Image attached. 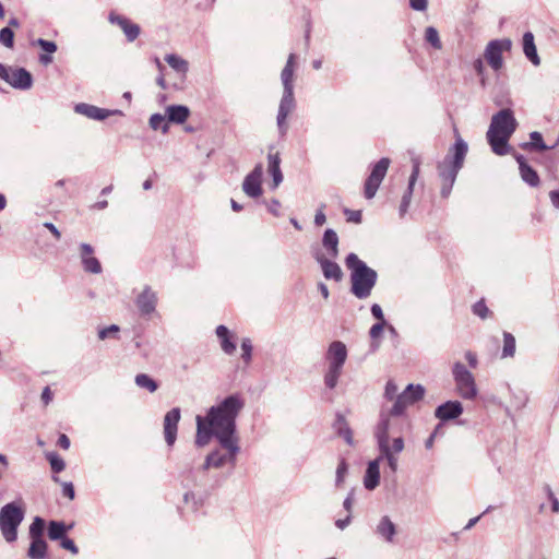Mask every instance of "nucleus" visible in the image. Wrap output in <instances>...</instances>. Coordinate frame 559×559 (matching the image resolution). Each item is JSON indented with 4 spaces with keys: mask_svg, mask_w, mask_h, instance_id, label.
I'll use <instances>...</instances> for the list:
<instances>
[{
    "mask_svg": "<svg viewBox=\"0 0 559 559\" xmlns=\"http://www.w3.org/2000/svg\"><path fill=\"white\" fill-rule=\"evenodd\" d=\"M245 406V401L239 394H233L218 404L212 406L206 416L198 415L195 443L199 447L206 445L212 437H215L221 447L237 450L236 418Z\"/></svg>",
    "mask_w": 559,
    "mask_h": 559,
    "instance_id": "nucleus-1",
    "label": "nucleus"
},
{
    "mask_svg": "<svg viewBox=\"0 0 559 559\" xmlns=\"http://www.w3.org/2000/svg\"><path fill=\"white\" fill-rule=\"evenodd\" d=\"M374 437L377 439L380 455L369 462L364 485L366 489L373 490L380 483V463L385 460L392 473H396L399 466L397 455L404 450V440L402 437L394 438L390 443L389 437V418L382 414L379 420Z\"/></svg>",
    "mask_w": 559,
    "mask_h": 559,
    "instance_id": "nucleus-2",
    "label": "nucleus"
},
{
    "mask_svg": "<svg viewBox=\"0 0 559 559\" xmlns=\"http://www.w3.org/2000/svg\"><path fill=\"white\" fill-rule=\"evenodd\" d=\"M516 128L518 121L511 109H501L492 116L486 138L496 155L503 156L511 153L509 140Z\"/></svg>",
    "mask_w": 559,
    "mask_h": 559,
    "instance_id": "nucleus-3",
    "label": "nucleus"
},
{
    "mask_svg": "<svg viewBox=\"0 0 559 559\" xmlns=\"http://www.w3.org/2000/svg\"><path fill=\"white\" fill-rule=\"evenodd\" d=\"M347 269L350 271V292L358 299H366L377 283V272L369 267L355 253H349L345 260Z\"/></svg>",
    "mask_w": 559,
    "mask_h": 559,
    "instance_id": "nucleus-4",
    "label": "nucleus"
},
{
    "mask_svg": "<svg viewBox=\"0 0 559 559\" xmlns=\"http://www.w3.org/2000/svg\"><path fill=\"white\" fill-rule=\"evenodd\" d=\"M347 347L341 341H333L325 353L328 369L324 373V384L329 389H334L343 372V367L347 359Z\"/></svg>",
    "mask_w": 559,
    "mask_h": 559,
    "instance_id": "nucleus-5",
    "label": "nucleus"
},
{
    "mask_svg": "<svg viewBox=\"0 0 559 559\" xmlns=\"http://www.w3.org/2000/svg\"><path fill=\"white\" fill-rule=\"evenodd\" d=\"M467 148L466 142L457 136L448 155L438 164V174L442 180L455 181L460 169L463 167Z\"/></svg>",
    "mask_w": 559,
    "mask_h": 559,
    "instance_id": "nucleus-6",
    "label": "nucleus"
},
{
    "mask_svg": "<svg viewBox=\"0 0 559 559\" xmlns=\"http://www.w3.org/2000/svg\"><path fill=\"white\" fill-rule=\"evenodd\" d=\"M24 520V510L16 502L4 504L0 509V531L7 543L17 539V528Z\"/></svg>",
    "mask_w": 559,
    "mask_h": 559,
    "instance_id": "nucleus-7",
    "label": "nucleus"
},
{
    "mask_svg": "<svg viewBox=\"0 0 559 559\" xmlns=\"http://www.w3.org/2000/svg\"><path fill=\"white\" fill-rule=\"evenodd\" d=\"M452 374L457 394L464 400H475L478 389L473 373L457 361L453 365Z\"/></svg>",
    "mask_w": 559,
    "mask_h": 559,
    "instance_id": "nucleus-8",
    "label": "nucleus"
},
{
    "mask_svg": "<svg viewBox=\"0 0 559 559\" xmlns=\"http://www.w3.org/2000/svg\"><path fill=\"white\" fill-rule=\"evenodd\" d=\"M425 394V389L420 384H408L407 388L396 396L395 402L390 409L389 413L382 411L380 414V417L382 414L386 415L389 418V425L391 424L390 416H400L404 413V411L415 402L423 399Z\"/></svg>",
    "mask_w": 559,
    "mask_h": 559,
    "instance_id": "nucleus-9",
    "label": "nucleus"
},
{
    "mask_svg": "<svg viewBox=\"0 0 559 559\" xmlns=\"http://www.w3.org/2000/svg\"><path fill=\"white\" fill-rule=\"evenodd\" d=\"M512 41L509 38L490 40L484 52L485 60L495 71H499L503 67V52L510 51Z\"/></svg>",
    "mask_w": 559,
    "mask_h": 559,
    "instance_id": "nucleus-10",
    "label": "nucleus"
},
{
    "mask_svg": "<svg viewBox=\"0 0 559 559\" xmlns=\"http://www.w3.org/2000/svg\"><path fill=\"white\" fill-rule=\"evenodd\" d=\"M390 163L391 160L388 157H382L372 166L370 175L365 182L364 193L367 199H372L376 195L382 180L388 173Z\"/></svg>",
    "mask_w": 559,
    "mask_h": 559,
    "instance_id": "nucleus-11",
    "label": "nucleus"
},
{
    "mask_svg": "<svg viewBox=\"0 0 559 559\" xmlns=\"http://www.w3.org/2000/svg\"><path fill=\"white\" fill-rule=\"evenodd\" d=\"M227 451V453H222L219 450H215L211 452L204 462L203 468L209 469L210 467L219 468L223 467L226 464L235 465L236 464V457L237 454L240 451L239 447V440H237V450L234 452L231 448L228 447H222Z\"/></svg>",
    "mask_w": 559,
    "mask_h": 559,
    "instance_id": "nucleus-12",
    "label": "nucleus"
},
{
    "mask_svg": "<svg viewBox=\"0 0 559 559\" xmlns=\"http://www.w3.org/2000/svg\"><path fill=\"white\" fill-rule=\"evenodd\" d=\"M295 107L296 102L294 97V91H284L280 102L278 114L276 118L277 127L282 135H285L287 132L288 127L286 120Z\"/></svg>",
    "mask_w": 559,
    "mask_h": 559,
    "instance_id": "nucleus-13",
    "label": "nucleus"
},
{
    "mask_svg": "<svg viewBox=\"0 0 559 559\" xmlns=\"http://www.w3.org/2000/svg\"><path fill=\"white\" fill-rule=\"evenodd\" d=\"M262 175L263 167L258 164L253 170L248 174L242 182L243 192L250 198H258L262 194Z\"/></svg>",
    "mask_w": 559,
    "mask_h": 559,
    "instance_id": "nucleus-14",
    "label": "nucleus"
},
{
    "mask_svg": "<svg viewBox=\"0 0 559 559\" xmlns=\"http://www.w3.org/2000/svg\"><path fill=\"white\" fill-rule=\"evenodd\" d=\"M179 420L180 409L178 407L167 412L164 417V436L165 441L169 447H171L176 441Z\"/></svg>",
    "mask_w": 559,
    "mask_h": 559,
    "instance_id": "nucleus-15",
    "label": "nucleus"
},
{
    "mask_svg": "<svg viewBox=\"0 0 559 559\" xmlns=\"http://www.w3.org/2000/svg\"><path fill=\"white\" fill-rule=\"evenodd\" d=\"M412 162H413V170H412V174L409 176V180H408V187L402 198V201H401V204H400V215L401 216H404L408 210V206L411 204V199H412V194H413V190H414V186L418 179V176H419V167H420V160L418 157H413L412 158Z\"/></svg>",
    "mask_w": 559,
    "mask_h": 559,
    "instance_id": "nucleus-16",
    "label": "nucleus"
},
{
    "mask_svg": "<svg viewBox=\"0 0 559 559\" xmlns=\"http://www.w3.org/2000/svg\"><path fill=\"white\" fill-rule=\"evenodd\" d=\"M74 110L93 120H104L115 114L121 115L120 110H108L86 103L76 104Z\"/></svg>",
    "mask_w": 559,
    "mask_h": 559,
    "instance_id": "nucleus-17",
    "label": "nucleus"
},
{
    "mask_svg": "<svg viewBox=\"0 0 559 559\" xmlns=\"http://www.w3.org/2000/svg\"><path fill=\"white\" fill-rule=\"evenodd\" d=\"M94 248L88 243L80 245V257L82 261V265L85 272L99 274L102 272V265L98 259L93 257Z\"/></svg>",
    "mask_w": 559,
    "mask_h": 559,
    "instance_id": "nucleus-18",
    "label": "nucleus"
},
{
    "mask_svg": "<svg viewBox=\"0 0 559 559\" xmlns=\"http://www.w3.org/2000/svg\"><path fill=\"white\" fill-rule=\"evenodd\" d=\"M463 413V406L459 401H448L436 408L435 415L442 421L455 419Z\"/></svg>",
    "mask_w": 559,
    "mask_h": 559,
    "instance_id": "nucleus-19",
    "label": "nucleus"
},
{
    "mask_svg": "<svg viewBox=\"0 0 559 559\" xmlns=\"http://www.w3.org/2000/svg\"><path fill=\"white\" fill-rule=\"evenodd\" d=\"M157 304V296L151 287L146 286L136 298V306L140 312L148 316L155 311Z\"/></svg>",
    "mask_w": 559,
    "mask_h": 559,
    "instance_id": "nucleus-20",
    "label": "nucleus"
},
{
    "mask_svg": "<svg viewBox=\"0 0 559 559\" xmlns=\"http://www.w3.org/2000/svg\"><path fill=\"white\" fill-rule=\"evenodd\" d=\"M317 262L320 264L322 273L326 280H334L340 282L343 277V272L336 262L324 257L322 253L316 255Z\"/></svg>",
    "mask_w": 559,
    "mask_h": 559,
    "instance_id": "nucleus-21",
    "label": "nucleus"
},
{
    "mask_svg": "<svg viewBox=\"0 0 559 559\" xmlns=\"http://www.w3.org/2000/svg\"><path fill=\"white\" fill-rule=\"evenodd\" d=\"M109 21L112 24H117L121 27L129 41H133L140 35V26L138 24L132 23L124 16L110 13Z\"/></svg>",
    "mask_w": 559,
    "mask_h": 559,
    "instance_id": "nucleus-22",
    "label": "nucleus"
},
{
    "mask_svg": "<svg viewBox=\"0 0 559 559\" xmlns=\"http://www.w3.org/2000/svg\"><path fill=\"white\" fill-rule=\"evenodd\" d=\"M8 83L14 88L28 90L33 84L31 73L24 68L12 69Z\"/></svg>",
    "mask_w": 559,
    "mask_h": 559,
    "instance_id": "nucleus-23",
    "label": "nucleus"
},
{
    "mask_svg": "<svg viewBox=\"0 0 559 559\" xmlns=\"http://www.w3.org/2000/svg\"><path fill=\"white\" fill-rule=\"evenodd\" d=\"M514 158L519 164L520 175L523 181L531 187H537L540 182L537 173L526 163L521 154H514Z\"/></svg>",
    "mask_w": 559,
    "mask_h": 559,
    "instance_id": "nucleus-24",
    "label": "nucleus"
},
{
    "mask_svg": "<svg viewBox=\"0 0 559 559\" xmlns=\"http://www.w3.org/2000/svg\"><path fill=\"white\" fill-rule=\"evenodd\" d=\"M296 68V55L290 53L288 56L287 62L282 70L281 81L283 84L284 91H294V72Z\"/></svg>",
    "mask_w": 559,
    "mask_h": 559,
    "instance_id": "nucleus-25",
    "label": "nucleus"
},
{
    "mask_svg": "<svg viewBox=\"0 0 559 559\" xmlns=\"http://www.w3.org/2000/svg\"><path fill=\"white\" fill-rule=\"evenodd\" d=\"M168 122L181 124L187 121L190 116V109L185 105H170L165 109Z\"/></svg>",
    "mask_w": 559,
    "mask_h": 559,
    "instance_id": "nucleus-26",
    "label": "nucleus"
},
{
    "mask_svg": "<svg viewBox=\"0 0 559 559\" xmlns=\"http://www.w3.org/2000/svg\"><path fill=\"white\" fill-rule=\"evenodd\" d=\"M523 52L525 57L534 64H540V58L537 53V49L534 41V35L531 32H526L523 35Z\"/></svg>",
    "mask_w": 559,
    "mask_h": 559,
    "instance_id": "nucleus-27",
    "label": "nucleus"
},
{
    "mask_svg": "<svg viewBox=\"0 0 559 559\" xmlns=\"http://www.w3.org/2000/svg\"><path fill=\"white\" fill-rule=\"evenodd\" d=\"M322 245L331 259H335L338 255V237L337 234L329 228L324 231L322 238Z\"/></svg>",
    "mask_w": 559,
    "mask_h": 559,
    "instance_id": "nucleus-28",
    "label": "nucleus"
},
{
    "mask_svg": "<svg viewBox=\"0 0 559 559\" xmlns=\"http://www.w3.org/2000/svg\"><path fill=\"white\" fill-rule=\"evenodd\" d=\"M267 162L269 173L271 174L273 179V188H277L280 183L283 181V174L280 168L281 158L278 153L269 154Z\"/></svg>",
    "mask_w": 559,
    "mask_h": 559,
    "instance_id": "nucleus-29",
    "label": "nucleus"
},
{
    "mask_svg": "<svg viewBox=\"0 0 559 559\" xmlns=\"http://www.w3.org/2000/svg\"><path fill=\"white\" fill-rule=\"evenodd\" d=\"M216 335L219 338L223 352L228 355L234 354L236 344L231 341L229 330L225 325H218L216 328Z\"/></svg>",
    "mask_w": 559,
    "mask_h": 559,
    "instance_id": "nucleus-30",
    "label": "nucleus"
},
{
    "mask_svg": "<svg viewBox=\"0 0 559 559\" xmlns=\"http://www.w3.org/2000/svg\"><path fill=\"white\" fill-rule=\"evenodd\" d=\"M377 533L382 536L386 542H392L396 533L394 523L389 516H382L377 525Z\"/></svg>",
    "mask_w": 559,
    "mask_h": 559,
    "instance_id": "nucleus-31",
    "label": "nucleus"
},
{
    "mask_svg": "<svg viewBox=\"0 0 559 559\" xmlns=\"http://www.w3.org/2000/svg\"><path fill=\"white\" fill-rule=\"evenodd\" d=\"M48 545L44 538L32 539L27 556L29 559H44L47 555Z\"/></svg>",
    "mask_w": 559,
    "mask_h": 559,
    "instance_id": "nucleus-32",
    "label": "nucleus"
},
{
    "mask_svg": "<svg viewBox=\"0 0 559 559\" xmlns=\"http://www.w3.org/2000/svg\"><path fill=\"white\" fill-rule=\"evenodd\" d=\"M70 528L71 526L67 527L63 522L50 521L48 525V537L51 540H60L66 536V533Z\"/></svg>",
    "mask_w": 559,
    "mask_h": 559,
    "instance_id": "nucleus-33",
    "label": "nucleus"
},
{
    "mask_svg": "<svg viewBox=\"0 0 559 559\" xmlns=\"http://www.w3.org/2000/svg\"><path fill=\"white\" fill-rule=\"evenodd\" d=\"M165 61L169 64L170 68H173L176 72L180 73L183 76L188 72V62L175 53L166 55Z\"/></svg>",
    "mask_w": 559,
    "mask_h": 559,
    "instance_id": "nucleus-34",
    "label": "nucleus"
},
{
    "mask_svg": "<svg viewBox=\"0 0 559 559\" xmlns=\"http://www.w3.org/2000/svg\"><path fill=\"white\" fill-rule=\"evenodd\" d=\"M334 427L337 430V433L343 437L348 444L353 443L352 431L343 415L337 414Z\"/></svg>",
    "mask_w": 559,
    "mask_h": 559,
    "instance_id": "nucleus-35",
    "label": "nucleus"
},
{
    "mask_svg": "<svg viewBox=\"0 0 559 559\" xmlns=\"http://www.w3.org/2000/svg\"><path fill=\"white\" fill-rule=\"evenodd\" d=\"M530 138H531V142L525 143L523 145V148H525V150L546 151V150H550L554 147V146H547L544 143L542 134L537 131H533L530 134Z\"/></svg>",
    "mask_w": 559,
    "mask_h": 559,
    "instance_id": "nucleus-36",
    "label": "nucleus"
},
{
    "mask_svg": "<svg viewBox=\"0 0 559 559\" xmlns=\"http://www.w3.org/2000/svg\"><path fill=\"white\" fill-rule=\"evenodd\" d=\"M148 122L153 130H160L164 134L169 131V122L167 120L166 114H154L151 116Z\"/></svg>",
    "mask_w": 559,
    "mask_h": 559,
    "instance_id": "nucleus-37",
    "label": "nucleus"
},
{
    "mask_svg": "<svg viewBox=\"0 0 559 559\" xmlns=\"http://www.w3.org/2000/svg\"><path fill=\"white\" fill-rule=\"evenodd\" d=\"M135 384L141 389L147 390L151 393L155 392L158 388L157 382L146 373L136 374Z\"/></svg>",
    "mask_w": 559,
    "mask_h": 559,
    "instance_id": "nucleus-38",
    "label": "nucleus"
},
{
    "mask_svg": "<svg viewBox=\"0 0 559 559\" xmlns=\"http://www.w3.org/2000/svg\"><path fill=\"white\" fill-rule=\"evenodd\" d=\"M425 40L430 44L435 49L440 50L442 43L436 27L428 26L425 31Z\"/></svg>",
    "mask_w": 559,
    "mask_h": 559,
    "instance_id": "nucleus-39",
    "label": "nucleus"
},
{
    "mask_svg": "<svg viewBox=\"0 0 559 559\" xmlns=\"http://www.w3.org/2000/svg\"><path fill=\"white\" fill-rule=\"evenodd\" d=\"M44 530H45V521L41 518L36 516L33 520L32 524L29 525L31 539L43 538Z\"/></svg>",
    "mask_w": 559,
    "mask_h": 559,
    "instance_id": "nucleus-40",
    "label": "nucleus"
},
{
    "mask_svg": "<svg viewBox=\"0 0 559 559\" xmlns=\"http://www.w3.org/2000/svg\"><path fill=\"white\" fill-rule=\"evenodd\" d=\"M515 353V338L514 336L509 333H503V349H502V357H513Z\"/></svg>",
    "mask_w": 559,
    "mask_h": 559,
    "instance_id": "nucleus-41",
    "label": "nucleus"
},
{
    "mask_svg": "<svg viewBox=\"0 0 559 559\" xmlns=\"http://www.w3.org/2000/svg\"><path fill=\"white\" fill-rule=\"evenodd\" d=\"M0 44L9 49L14 47V32L10 27L0 29Z\"/></svg>",
    "mask_w": 559,
    "mask_h": 559,
    "instance_id": "nucleus-42",
    "label": "nucleus"
},
{
    "mask_svg": "<svg viewBox=\"0 0 559 559\" xmlns=\"http://www.w3.org/2000/svg\"><path fill=\"white\" fill-rule=\"evenodd\" d=\"M47 460L50 463L51 469L55 473H60L64 469L66 463L55 452H48L46 454Z\"/></svg>",
    "mask_w": 559,
    "mask_h": 559,
    "instance_id": "nucleus-43",
    "label": "nucleus"
},
{
    "mask_svg": "<svg viewBox=\"0 0 559 559\" xmlns=\"http://www.w3.org/2000/svg\"><path fill=\"white\" fill-rule=\"evenodd\" d=\"M119 326L116 325V324H111L107 328H103L98 331V338L99 340H106L107 337H114V338H118V334H119Z\"/></svg>",
    "mask_w": 559,
    "mask_h": 559,
    "instance_id": "nucleus-44",
    "label": "nucleus"
},
{
    "mask_svg": "<svg viewBox=\"0 0 559 559\" xmlns=\"http://www.w3.org/2000/svg\"><path fill=\"white\" fill-rule=\"evenodd\" d=\"M252 343L250 338H243L241 342L242 359L248 365L252 359Z\"/></svg>",
    "mask_w": 559,
    "mask_h": 559,
    "instance_id": "nucleus-45",
    "label": "nucleus"
},
{
    "mask_svg": "<svg viewBox=\"0 0 559 559\" xmlns=\"http://www.w3.org/2000/svg\"><path fill=\"white\" fill-rule=\"evenodd\" d=\"M544 491H545V493L547 495L548 499L551 502V511L554 513H559V500L555 496V493H554L552 489L550 488V486L549 485H545L544 486Z\"/></svg>",
    "mask_w": 559,
    "mask_h": 559,
    "instance_id": "nucleus-46",
    "label": "nucleus"
},
{
    "mask_svg": "<svg viewBox=\"0 0 559 559\" xmlns=\"http://www.w3.org/2000/svg\"><path fill=\"white\" fill-rule=\"evenodd\" d=\"M346 474H347V464H346L345 460H342L336 468V479H335L336 486H341V484L345 479Z\"/></svg>",
    "mask_w": 559,
    "mask_h": 559,
    "instance_id": "nucleus-47",
    "label": "nucleus"
},
{
    "mask_svg": "<svg viewBox=\"0 0 559 559\" xmlns=\"http://www.w3.org/2000/svg\"><path fill=\"white\" fill-rule=\"evenodd\" d=\"M397 385L392 381H388L384 390V397L389 401H393L397 396Z\"/></svg>",
    "mask_w": 559,
    "mask_h": 559,
    "instance_id": "nucleus-48",
    "label": "nucleus"
},
{
    "mask_svg": "<svg viewBox=\"0 0 559 559\" xmlns=\"http://www.w3.org/2000/svg\"><path fill=\"white\" fill-rule=\"evenodd\" d=\"M35 44L48 53H53L57 50V45L53 41L39 38L35 41Z\"/></svg>",
    "mask_w": 559,
    "mask_h": 559,
    "instance_id": "nucleus-49",
    "label": "nucleus"
},
{
    "mask_svg": "<svg viewBox=\"0 0 559 559\" xmlns=\"http://www.w3.org/2000/svg\"><path fill=\"white\" fill-rule=\"evenodd\" d=\"M60 546L63 549L69 550L73 555L79 554V548L76 547L74 542L67 536H64L63 538L60 539Z\"/></svg>",
    "mask_w": 559,
    "mask_h": 559,
    "instance_id": "nucleus-50",
    "label": "nucleus"
},
{
    "mask_svg": "<svg viewBox=\"0 0 559 559\" xmlns=\"http://www.w3.org/2000/svg\"><path fill=\"white\" fill-rule=\"evenodd\" d=\"M488 308L486 306V304L480 300V301H477L474 306H473V312L474 314L478 316L479 318L481 319H485L488 314Z\"/></svg>",
    "mask_w": 559,
    "mask_h": 559,
    "instance_id": "nucleus-51",
    "label": "nucleus"
},
{
    "mask_svg": "<svg viewBox=\"0 0 559 559\" xmlns=\"http://www.w3.org/2000/svg\"><path fill=\"white\" fill-rule=\"evenodd\" d=\"M344 214L346 215L347 222L359 224L361 222V212L353 211V210H344Z\"/></svg>",
    "mask_w": 559,
    "mask_h": 559,
    "instance_id": "nucleus-52",
    "label": "nucleus"
},
{
    "mask_svg": "<svg viewBox=\"0 0 559 559\" xmlns=\"http://www.w3.org/2000/svg\"><path fill=\"white\" fill-rule=\"evenodd\" d=\"M409 7L415 11H426L428 7V0H409Z\"/></svg>",
    "mask_w": 559,
    "mask_h": 559,
    "instance_id": "nucleus-53",
    "label": "nucleus"
},
{
    "mask_svg": "<svg viewBox=\"0 0 559 559\" xmlns=\"http://www.w3.org/2000/svg\"><path fill=\"white\" fill-rule=\"evenodd\" d=\"M384 324L385 322H378L371 326L369 334L372 340H376L381 335Z\"/></svg>",
    "mask_w": 559,
    "mask_h": 559,
    "instance_id": "nucleus-54",
    "label": "nucleus"
},
{
    "mask_svg": "<svg viewBox=\"0 0 559 559\" xmlns=\"http://www.w3.org/2000/svg\"><path fill=\"white\" fill-rule=\"evenodd\" d=\"M324 207H325V205H324V204H322V205L318 209V211H317V213H316V215H314V224H316L317 226H322V225L326 222V216H325L324 211H323V210H324Z\"/></svg>",
    "mask_w": 559,
    "mask_h": 559,
    "instance_id": "nucleus-55",
    "label": "nucleus"
},
{
    "mask_svg": "<svg viewBox=\"0 0 559 559\" xmlns=\"http://www.w3.org/2000/svg\"><path fill=\"white\" fill-rule=\"evenodd\" d=\"M474 70L476 71V73L481 76V84L484 85L485 84V78H484V72H485V66H484V62L481 59H476L474 61Z\"/></svg>",
    "mask_w": 559,
    "mask_h": 559,
    "instance_id": "nucleus-56",
    "label": "nucleus"
},
{
    "mask_svg": "<svg viewBox=\"0 0 559 559\" xmlns=\"http://www.w3.org/2000/svg\"><path fill=\"white\" fill-rule=\"evenodd\" d=\"M280 207H281V203L278 200L276 199H273L271 200L269 203H267V210L270 213H272L274 216H280L281 213H280Z\"/></svg>",
    "mask_w": 559,
    "mask_h": 559,
    "instance_id": "nucleus-57",
    "label": "nucleus"
},
{
    "mask_svg": "<svg viewBox=\"0 0 559 559\" xmlns=\"http://www.w3.org/2000/svg\"><path fill=\"white\" fill-rule=\"evenodd\" d=\"M62 493L69 499H74V487L72 483H63L62 484Z\"/></svg>",
    "mask_w": 559,
    "mask_h": 559,
    "instance_id": "nucleus-58",
    "label": "nucleus"
},
{
    "mask_svg": "<svg viewBox=\"0 0 559 559\" xmlns=\"http://www.w3.org/2000/svg\"><path fill=\"white\" fill-rule=\"evenodd\" d=\"M371 313L376 319L379 320V322H385L383 311L378 304H373L371 306Z\"/></svg>",
    "mask_w": 559,
    "mask_h": 559,
    "instance_id": "nucleus-59",
    "label": "nucleus"
},
{
    "mask_svg": "<svg viewBox=\"0 0 559 559\" xmlns=\"http://www.w3.org/2000/svg\"><path fill=\"white\" fill-rule=\"evenodd\" d=\"M454 182L455 181L442 180L441 195L443 198H448L450 195Z\"/></svg>",
    "mask_w": 559,
    "mask_h": 559,
    "instance_id": "nucleus-60",
    "label": "nucleus"
},
{
    "mask_svg": "<svg viewBox=\"0 0 559 559\" xmlns=\"http://www.w3.org/2000/svg\"><path fill=\"white\" fill-rule=\"evenodd\" d=\"M52 392L51 390L49 389V386H46L44 390H43V393H41V400L44 402L45 405L49 404L52 400Z\"/></svg>",
    "mask_w": 559,
    "mask_h": 559,
    "instance_id": "nucleus-61",
    "label": "nucleus"
},
{
    "mask_svg": "<svg viewBox=\"0 0 559 559\" xmlns=\"http://www.w3.org/2000/svg\"><path fill=\"white\" fill-rule=\"evenodd\" d=\"M58 445L64 450L70 448V439L67 437V435L62 433L59 436Z\"/></svg>",
    "mask_w": 559,
    "mask_h": 559,
    "instance_id": "nucleus-62",
    "label": "nucleus"
},
{
    "mask_svg": "<svg viewBox=\"0 0 559 559\" xmlns=\"http://www.w3.org/2000/svg\"><path fill=\"white\" fill-rule=\"evenodd\" d=\"M353 503H354V493H353V491H350V492L348 493V496L346 497V499L344 500V503H343L344 509H345L348 513H350V511H352Z\"/></svg>",
    "mask_w": 559,
    "mask_h": 559,
    "instance_id": "nucleus-63",
    "label": "nucleus"
},
{
    "mask_svg": "<svg viewBox=\"0 0 559 559\" xmlns=\"http://www.w3.org/2000/svg\"><path fill=\"white\" fill-rule=\"evenodd\" d=\"M550 201L556 209H559V191H551L549 193Z\"/></svg>",
    "mask_w": 559,
    "mask_h": 559,
    "instance_id": "nucleus-64",
    "label": "nucleus"
}]
</instances>
